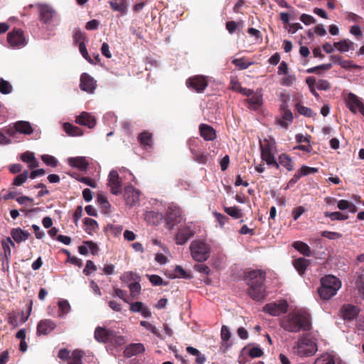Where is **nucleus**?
Returning a JSON list of instances; mask_svg holds the SVG:
<instances>
[{
	"instance_id": "obj_56",
	"label": "nucleus",
	"mask_w": 364,
	"mask_h": 364,
	"mask_svg": "<svg viewBox=\"0 0 364 364\" xmlns=\"http://www.w3.org/2000/svg\"><path fill=\"white\" fill-rule=\"evenodd\" d=\"M79 50L85 59H86L89 63H93V60L89 55L84 42H80L79 43Z\"/></svg>"
},
{
	"instance_id": "obj_14",
	"label": "nucleus",
	"mask_w": 364,
	"mask_h": 364,
	"mask_svg": "<svg viewBox=\"0 0 364 364\" xmlns=\"http://www.w3.org/2000/svg\"><path fill=\"white\" fill-rule=\"evenodd\" d=\"M124 198L127 205L133 206L139 201V192L132 186H128L125 188Z\"/></svg>"
},
{
	"instance_id": "obj_7",
	"label": "nucleus",
	"mask_w": 364,
	"mask_h": 364,
	"mask_svg": "<svg viewBox=\"0 0 364 364\" xmlns=\"http://www.w3.org/2000/svg\"><path fill=\"white\" fill-rule=\"evenodd\" d=\"M288 303L285 300H280L277 302L269 303L263 307V311L272 316H279L287 312Z\"/></svg>"
},
{
	"instance_id": "obj_6",
	"label": "nucleus",
	"mask_w": 364,
	"mask_h": 364,
	"mask_svg": "<svg viewBox=\"0 0 364 364\" xmlns=\"http://www.w3.org/2000/svg\"><path fill=\"white\" fill-rule=\"evenodd\" d=\"M7 42L14 49H21L25 47L28 42L21 29H14L7 35Z\"/></svg>"
},
{
	"instance_id": "obj_43",
	"label": "nucleus",
	"mask_w": 364,
	"mask_h": 364,
	"mask_svg": "<svg viewBox=\"0 0 364 364\" xmlns=\"http://www.w3.org/2000/svg\"><path fill=\"white\" fill-rule=\"evenodd\" d=\"M138 139L141 144L144 146H151L153 142L151 134L146 132L140 134L138 136Z\"/></svg>"
},
{
	"instance_id": "obj_22",
	"label": "nucleus",
	"mask_w": 364,
	"mask_h": 364,
	"mask_svg": "<svg viewBox=\"0 0 364 364\" xmlns=\"http://www.w3.org/2000/svg\"><path fill=\"white\" fill-rule=\"evenodd\" d=\"M249 294L255 301H263L265 298V291L263 285H255V287H250Z\"/></svg>"
},
{
	"instance_id": "obj_30",
	"label": "nucleus",
	"mask_w": 364,
	"mask_h": 364,
	"mask_svg": "<svg viewBox=\"0 0 364 364\" xmlns=\"http://www.w3.org/2000/svg\"><path fill=\"white\" fill-rule=\"evenodd\" d=\"M277 164H279V166H282L289 171L294 168L291 159L286 154H282L279 156Z\"/></svg>"
},
{
	"instance_id": "obj_50",
	"label": "nucleus",
	"mask_w": 364,
	"mask_h": 364,
	"mask_svg": "<svg viewBox=\"0 0 364 364\" xmlns=\"http://www.w3.org/2000/svg\"><path fill=\"white\" fill-rule=\"evenodd\" d=\"M140 325L143 327H144L147 331L151 332L153 334L156 336L157 337H161L160 333L158 331V329L153 326L151 323L146 321H141L140 322Z\"/></svg>"
},
{
	"instance_id": "obj_3",
	"label": "nucleus",
	"mask_w": 364,
	"mask_h": 364,
	"mask_svg": "<svg viewBox=\"0 0 364 364\" xmlns=\"http://www.w3.org/2000/svg\"><path fill=\"white\" fill-rule=\"evenodd\" d=\"M341 287V282L333 275H327L322 278L321 287L318 289L320 297L323 300H328L336 295Z\"/></svg>"
},
{
	"instance_id": "obj_42",
	"label": "nucleus",
	"mask_w": 364,
	"mask_h": 364,
	"mask_svg": "<svg viewBox=\"0 0 364 364\" xmlns=\"http://www.w3.org/2000/svg\"><path fill=\"white\" fill-rule=\"evenodd\" d=\"M181 210L178 208H175L171 210L168 213V220L170 222L173 223H180L181 222Z\"/></svg>"
},
{
	"instance_id": "obj_26",
	"label": "nucleus",
	"mask_w": 364,
	"mask_h": 364,
	"mask_svg": "<svg viewBox=\"0 0 364 364\" xmlns=\"http://www.w3.org/2000/svg\"><path fill=\"white\" fill-rule=\"evenodd\" d=\"M98 251L97 245L92 241L84 242L82 245L79 246L78 252L80 255H87L90 252L95 255Z\"/></svg>"
},
{
	"instance_id": "obj_64",
	"label": "nucleus",
	"mask_w": 364,
	"mask_h": 364,
	"mask_svg": "<svg viewBox=\"0 0 364 364\" xmlns=\"http://www.w3.org/2000/svg\"><path fill=\"white\" fill-rule=\"evenodd\" d=\"M295 81V75L287 73L286 76L282 79V85L284 86H289L291 85Z\"/></svg>"
},
{
	"instance_id": "obj_61",
	"label": "nucleus",
	"mask_w": 364,
	"mask_h": 364,
	"mask_svg": "<svg viewBox=\"0 0 364 364\" xmlns=\"http://www.w3.org/2000/svg\"><path fill=\"white\" fill-rule=\"evenodd\" d=\"M315 86L318 90H327L330 88V83L325 80H315Z\"/></svg>"
},
{
	"instance_id": "obj_38",
	"label": "nucleus",
	"mask_w": 364,
	"mask_h": 364,
	"mask_svg": "<svg viewBox=\"0 0 364 364\" xmlns=\"http://www.w3.org/2000/svg\"><path fill=\"white\" fill-rule=\"evenodd\" d=\"M331 58L333 63L339 65L343 68L350 69L355 67V65L351 61L343 60L338 55H333Z\"/></svg>"
},
{
	"instance_id": "obj_4",
	"label": "nucleus",
	"mask_w": 364,
	"mask_h": 364,
	"mask_svg": "<svg viewBox=\"0 0 364 364\" xmlns=\"http://www.w3.org/2000/svg\"><path fill=\"white\" fill-rule=\"evenodd\" d=\"M294 353L300 357L313 355L318 350L317 345L309 335L299 337L293 347Z\"/></svg>"
},
{
	"instance_id": "obj_34",
	"label": "nucleus",
	"mask_w": 364,
	"mask_h": 364,
	"mask_svg": "<svg viewBox=\"0 0 364 364\" xmlns=\"http://www.w3.org/2000/svg\"><path fill=\"white\" fill-rule=\"evenodd\" d=\"M310 262L309 259L304 257H300L294 260V266L298 272L301 274H304L306 267L309 266Z\"/></svg>"
},
{
	"instance_id": "obj_51",
	"label": "nucleus",
	"mask_w": 364,
	"mask_h": 364,
	"mask_svg": "<svg viewBox=\"0 0 364 364\" xmlns=\"http://www.w3.org/2000/svg\"><path fill=\"white\" fill-rule=\"evenodd\" d=\"M41 159L48 166L55 167L58 165V160L53 156L44 154L41 156Z\"/></svg>"
},
{
	"instance_id": "obj_45",
	"label": "nucleus",
	"mask_w": 364,
	"mask_h": 364,
	"mask_svg": "<svg viewBox=\"0 0 364 364\" xmlns=\"http://www.w3.org/2000/svg\"><path fill=\"white\" fill-rule=\"evenodd\" d=\"M326 217L330 218L332 220H345L348 219V216L340 212H326L324 213Z\"/></svg>"
},
{
	"instance_id": "obj_16",
	"label": "nucleus",
	"mask_w": 364,
	"mask_h": 364,
	"mask_svg": "<svg viewBox=\"0 0 364 364\" xmlns=\"http://www.w3.org/2000/svg\"><path fill=\"white\" fill-rule=\"evenodd\" d=\"M56 327L55 323L50 319L41 320L37 326L38 335H48Z\"/></svg>"
},
{
	"instance_id": "obj_21",
	"label": "nucleus",
	"mask_w": 364,
	"mask_h": 364,
	"mask_svg": "<svg viewBox=\"0 0 364 364\" xmlns=\"http://www.w3.org/2000/svg\"><path fill=\"white\" fill-rule=\"evenodd\" d=\"M130 311L134 313H140L144 318H150L151 313L150 309L141 301H136L130 304Z\"/></svg>"
},
{
	"instance_id": "obj_40",
	"label": "nucleus",
	"mask_w": 364,
	"mask_h": 364,
	"mask_svg": "<svg viewBox=\"0 0 364 364\" xmlns=\"http://www.w3.org/2000/svg\"><path fill=\"white\" fill-rule=\"evenodd\" d=\"M58 308L60 311L59 314L60 317H64L70 311V305L67 300L60 299L58 302Z\"/></svg>"
},
{
	"instance_id": "obj_27",
	"label": "nucleus",
	"mask_w": 364,
	"mask_h": 364,
	"mask_svg": "<svg viewBox=\"0 0 364 364\" xmlns=\"http://www.w3.org/2000/svg\"><path fill=\"white\" fill-rule=\"evenodd\" d=\"M199 129L200 135L205 140L212 141L215 139V131L210 126L203 124L200 125Z\"/></svg>"
},
{
	"instance_id": "obj_52",
	"label": "nucleus",
	"mask_w": 364,
	"mask_h": 364,
	"mask_svg": "<svg viewBox=\"0 0 364 364\" xmlns=\"http://www.w3.org/2000/svg\"><path fill=\"white\" fill-rule=\"evenodd\" d=\"M129 288L132 296H135L138 295L141 291V285L139 284V281L131 282L130 284H129Z\"/></svg>"
},
{
	"instance_id": "obj_25",
	"label": "nucleus",
	"mask_w": 364,
	"mask_h": 364,
	"mask_svg": "<svg viewBox=\"0 0 364 364\" xmlns=\"http://www.w3.org/2000/svg\"><path fill=\"white\" fill-rule=\"evenodd\" d=\"M21 159L28 164L29 168H34L39 166V161L35 157L34 153L26 151L21 155Z\"/></svg>"
},
{
	"instance_id": "obj_29",
	"label": "nucleus",
	"mask_w": 364,
	"mask_h": 364,
	"mask_svg": "<svg viewBox=\"0 0 364 364\" xmlns=\"http://www.w3.org/2000/svg\"><path fill=\"white\" fill-rule=\"evenodd\" d=\"M14 128L18 132L24 134H31L33 132L31 124L26 121H18L16 122Z\"/></svg>"
},
{
	"instance_id": "obj_24",
	"label": "nucleus",
	"mask_w": 364,
	"mask_h": 364,
	"mask_svg": "<svg viewBox=\"0 0 364 364\" xmlns=\"http://www.w3.org/2000/svg\"><path fill=\"white\" fill-rule=\"evenodd\" d=\"M248 107L251 109H257L262 104V94L257 90L248 99Z\"/></svg>"
},
{
	"instance_id": "obj_54",
	"label": "nucleus",
	"mask_w": 364,
	"mask_h": 364,
	"mask_svg": "<svg viewBox=\"0 0 364 364\" xmlns=\"http://www.w3.org/2000/svg\"><path fill=\"white\" fill-rule=\"evenodd\" d=\"M174 272H175L174 277L183 278V279L191 278V275L188 273H187L180 266H176Z\"/></svg>"
},
{
	"instance_id": "obj_32",
	"label": "nucleus",
	"mask_w": 364,
	"mask_h": 364,
	"mask_svg": "<svg viewBox=\"0 0 364 364\" xmlns=\"http://www.w3.org/2000/svg\"><path fill=\"white\" fill-rule=\"evenodd\" d=\"M128 339L126 336L118 335L115 331H112V336L109 339V343L114 346H121L127 342Z\"/></svg>"
},
{
	"instance_id": "obj_63",
	"label": "nucleus",
	"mask_w": 364,
	"mask_h": 364,
	"mask_svg": "<svg viewBox=\"0 0 364 364\" xmlns=\"http://www.w3.org/2000/svg\"><path fill=\"white\" fill-rule=\"evenodd\" d=\"M263 351L259 347H252L249 350V355L251 358H259L262 355Z\"/></svg>"
},
{
	"instance_id": "obj_5",
	"label": "nucleus",
	"mask_w": 364,
	"mask_h": 364,
	"mask_svg": "<svg viewBox=\"0 0 364 364\" xmlns=\"http://www.w3.org/2000/svg\"><path fill=\"white\" fill-rule=\"evenodd\" d=\"M260 149L262 159L267 165L278 168L279 164H277L274 156L277 151L275 141L272 138L265 139L263 141H260Z\"/></svg>"
},
{
	"instance_id": "obj_10",
	"label": "nucleus",
	"mask_w": 364,
	"mask_h": 364,
	"mask_svg": "<svg viewBox=\"0 0 364 364\" xmlns=\"http://www.w3.org/2000/svg\"><path fill=\"white\" fill-rule=\"evenodd\" d=\"M348 109L353 113L359 112L364 117V105L354 94L349 93L346 99Z\"/></svg>"
},
{
	"instance_id": "obj_62",
	"label": "nucleus",
	"mask_w": 364,
	"mask_h": 364,
	"mask_svg": "<svg viewBox=\"0 0 364 364\" xmlns=\"http://www.w3.org/2000/svg\"><path fill=\"white\" fill-rule=\"evenodd\" d=\"M297 111L299 114L304 115L306 117H311L313 115L312 110L306 107H304L301 105H297Z\"/></svg>"
},
{
	"instance_id": "obj_59",
	"label": "nucleus",
	"mask_w": 364,
	"mask_h": 364,
	"mask_svg": "<svg viewBox=\"0 0 364 364\" xmlns=\"http://www.w3.org/2000/svg\"><path fill=\"white\" fill-rule=\"evenodd\" d=\"M321 235L324 237H326L329 240H338L341 237V234L336 232H331V231H323L321 232Z\"/></svg>"
},
{
	"instance_id": "obj_1",
	"label": "nucleus",
	"mask_w": 364,
	"mask_h": 364,
	"mask_svg": "<svg viewBox=\"0 0 364 364\" xmlns=\"http://www.w3.org/2000/svg\"><path fill=\"white\" fill-rule=\"evenodd\" d=\"M281 326L284 330L293 333L309 331L311 326L309 314L303 309H295L283 318Z\"/></svg>"
},
{
	"instance_id": "obj_44",
	"label": "nucleus",
	"mask_w": 364,
	"mask_h": 364,
	"mask_svg": "<svg viewBox=\"0 0 364 364\" xmlns=\"http://www.w3.org/2000/svg\"><path fill=\"white\" fill-rule=\"evenodd\" d=\"M13 87L10 82L4 80L0 79V92L4 95H8L12 92Z\"/></svg>"
},
{
	"instance_id": "obj_2",
	"label": "nucleus",
	"mask_w": 364,
	"mask_h": 364,
	"mask_svg": "<svg viewBox=\"0 0 364 364\" xmlns=\"http://www.w3.org/2000/svg\"><path fill=\"white\" fill-rule=\"evenodd\" d=\"M191 257L198 262L208 259L211 254V246L204 239H196L189 245Z\"/></svg>"
},
{
	"instance_id": "obj_35",
	"label": "nucleus",
	"mask_w": 364,
	"mask_h": 364,
	"mask_svg": "<svg viewBox=\"0 0 364 364\" xmlns=\"http://www.w3.org/2000/svg\"><path fill=\"white\" fill-rule=\"evenodd\" d=\"M293 247L298 250L300 253L303 254L306 257H309L311 254V251L309 245L303 242L296 241L292 245Z\"/></svg>"
},
{
	"instance_id": "obj_23",
	"label": "nucleus",
	"mask_w": 364,
	"mask_h": 364,
	"mask_svg": "<svg viewBox=\"0 0 364 364\" xmlns=\"http://www.w3.org/2000/svg\"><path fill=\"white\" fill-rule=\"evenodd\" d=\"M358 312L359 309L358 307L351 304L344 305L341 308V314L344 319H353L358 315Z\"/></svg>"
},
{
	"instance_id": "obj_31",
	"label": "nucleus",
	"mask_w": 364,
	"mask_h": 364,
	"mask_svg": "<svg viewBox=\"0 0 364 364\" xmlns=\"http://www.w3.org/2000/svg\"><path fill=\"white\" fill-rule=\"evenodd\" d=\"M63 126L64 131L70 136H79L83 134V132L79 127L73 126L69 122L63 123Z\"/></svg>"
},
{
	"instance_id": "obj_57",
	"label": "nucleus",
	"mask_w": 364,
	"mask_h": 364,
	"mask_svg": "<svg viewBox=\"0 0 364 364\" xmlns=\"http://www.w3.org/2000/svg\"><path fill=\"white\" fill-rule=\"evenodd\" d=\"M299 171L300 172V175L302 176H307L311 173H314L318 171L317 168L314 167H309L306 166H302L299 169Z\"/></svg>"
},
{
	"instance_id": "obj_28",
	"label": "nucleus",
	"mask_w": 364,
	"mask_h": 364,
	"mask_svg": "<svg viewBox=\"0 0 364 364\" xmlns=\"http://www.w3.org/2000/svg\"><path fill=\"white\" fill-rule=\"evenodd\" d=\"M11 235L14 240L18 243L26 241L29 236L27 231L21 230L20 228H14L11 232Z\"/></svg>"
},
{
	"instance_id": "obj_20",
	"label": "nucleus",
	"mask_w": 364,
	"mask_h": 364,
	"mask_svg": "<svg viewBox=\"0 0 364 364\" xmlns=\"http://www.w3.org/2000/svg\"><path fill=\"white\" fill-rule=\"evenodd\" d=\"M112 331L113 330L98 326L95 331V338L99 342L109 343V339L112 336Z\"/></svg>"
},
{
	"instance_id": "obj_9",
	"label": "nucleus",
	"mask_w": 364,
	"mask_h": 364,
	"mask_svg": "<svg viewBox=\"0 0 364 364\" xmlns=\"http://www.w3.org/2000/svg\"><path fill=\"white\" fill-rule=\"evenodd\" d=\"M196 232L191 225H186L181 227L176 235V243L179 245H184Z\"/></svg>"
},
{
	"instance_id": "obj_41",
	"label": "nucleus",
	"mask_w": 364,
	"mask_h": 364,
	"mask_svg": "<svg viewBox=\"0 0 364 364\" xmlns=\"http://www.w3.org/2000/svg\"><path fill=\"white\" fill-rule=\"evenodd\" d=\"M121 280L127 284L139 281V277L134 272H124L120 277Z\"/></svg>"
},
{
	"instance_id": "obj_55",
	"label": "nucleus",
	"mask_w": 364,
	"mask_h": 364,
	"mask_svg": "<svg viewBox=\"0 0 364 364\" xmlns=\"http://www.w3.org/2000/svg\"><path fill=\"white\" fill-rule=\"evenodd\" d=\"M16 200L21 205L25 207L32 205L33 199L28 196H20L16 198Z\"/></svg>"
},
{
	"instance_id": "obj_17",
	"label": "nucleus",
	"mask_w": 364,
	"mask_h": 364,
	"mask_svg": "<svg viewBox=\"0 0 364 364\" xmlns=\"http://www.w3.org/2000/svg\"><path fill=\"white\" fill-rule=\"evenodd\" d=\"M68 164L82 171H86L89 166V162L85 156L70 157L68 159Z\"/></svg>"
},
{
	"instance_id": "obj_47",
	"label": "nucleus",
	"mask_w": 364,
	"mask_h": 364,
	"mask_svg": "<svg viewBox=\"0 0 364 364\" xmlns=\"http://www.w3.org/2000/svg\"><path fill=\"white\" fill-rule=\"evenodd\" d=\"M84 223L87 226L86 232L89 234H91L92 231H95L98 228L97 221L92 218H85Z\"/></svg>"
},
{
	"instance_id": "obj_46",
	"label": "nucleus",
	"mask_w": 364,
	"mask_h": 364,
	"mask_svg": "<svg viewBox=\"0 0 364 364\" xmlns=\"http://www.w3.org/2000/svg\"><path fill=\"white\" fill-rule=\"evenodd\" d=\"M28 177V171H25L22 173H21L15 177L13 184L16 186H21L27 181Z\"/></svg>"
},
{
	"instance_id": "obj_48",
	"label": "nucleus",
	"mask_w": 364,
	"mask_h": 364,
	"mask_svg": "<svg viewBox=\"0 0 364 364\" xmlns=\"http://www.w3.org/2000/svg\"><path fill=\"white\" fill-rule=\"evenodd\" d=\"M192 154L194 156V160L199 164H205L208 161V156L204 152H197L192 151Z\"/></svg>"
},
{
	"instance_id": "obj_60",
	"label": "nucleus",
	"mask_w": 364,
	"mask_h": 364,
	"mask_svg": "<svg viewBox=\"0 0 364 364\" xmlns=\"http://www.w3.org/2000/svg\"><path fill=\"white\" fill-rule=\"evenodd\" d=\"M97 270V267L94 264V262L91 260H87L86 262V265L85 269H83V272L86 275L90 274L92 272Z\"/></svg>"
},
{
	"instance_id": "obj_39",
	"label": "nucleus",
	"mask_w": 364,
	"mask_h": 364,
	"mask_svg": "<svg viewBox=\"0 0 364 364\" xmlns=\"http://www.w3.org/2000/svg\"><path fill=\"white\" fill-rule=\"evenodd\" d=\"M83 355L84 353L81 350H73L71 352L70 357H69L68 364H82V358Z\"/></svg>"
},
{
	"instance_id": "obj_8",
	"label": "nucleus",
	"mask_w": 364,
	"mask_h": 364,
	"mask_svg": "<svg viewBox=\"0 0 364 364\" xmlns=\"http://www.w3.org/2000/svg\"><path fill=\"white\" fill-rule=\"evenodd\" d=\"M187 86L197 92H202L208 86V80L203 75H196L189 78L186 82Z\"/></svg>"
},
{
	"instance_id": "obj_15",
	"label": "nucleus",
	"mask_w": 364,
	"mask_h": 364,
	"mask_svg": "<svg viewBox=\"0 0 364 364\" xmlns=\"http://www.w3.org/2000/svg\"><path fill=\"white\" fill-rule=\"evenodd\" d=\"M80 87L83 91L93 93L96 88V82L89 75L83 73L80 77Z\"/></svg>"
},
{
	"instance_id": "obj_33",
	"label": "nucleus",
	"mask_w": 364,
	"mask_h": 364,
	"mask_svg": "<svg viewBox=\"0 0 364 364\" xmlns=\"http://www.w3.org/2000/svg\"><path fill=\"white\" fill-rule=\"evenodd\" d=\"M353 43L348 40H341L334 43V46L337 50L341 53H346L352 49Z\"/></svg>"
},
{
	"instance_id": "obj_18",
	"label": "nucleus",
	"mask_w": 364,
	"mask_h": 364,
	"mask_svg": "<svg viewBox=\"0 0 364 364\" xmlns=\"http://www.w3.org/2000/svg\"><path fill=\"white\" fill-rule=\"evenodd\" d=\"M145 350L144 346L141 343L127 345L124 350V355L127 358H131L143 353Z\"/></svg>"
},
{
	"instance_id": "obj_11",
	"label": "nucleus",
	"mask_w": 364,
	"mask_h": 364,
	"mask_svg": "<svg viewBox=\"0 0 364 364\" xmlns=\"http://www.w3.org/2000/svg\"><path fill=\"white\" fill-rule=\"evenodd\" d=\"M108 186L114 195L121 193L122 181L119 180V173L115 170H112L108 176Z\"/></svg>"
},
{
	"instance_id": "obj_37",
	"label": "nucleus",
	"mask_w": 364,
	"mask_h": 364,
	"mask_svg": "<svg viewBox=\"0 0 364 364\" xmlns=\"http://www.w3.org/2000/svg\"><path fill=\"white\" fill-rule=\"evenodd\" d=\"M314 364H335L334 356L328 353H323L316 358Z\"/></svg>"
},
{
	"instance_id": "obj_13",
	"label": "nucleus",
	"mask_w": 364,
	"mask_h": 364,
	"mask_svg": "<svg viewBox=\"0 0 364 364\" xmlns=\"http://www.w3.org/2000/svg\"><path fill=\"white\" fill-rule=\"evenodd\" d=\"M40 19L46 24H50L52 22L55 14L54 9L47 4H39Z\"/></svg>"
},
{
	"instance_id": "obj_12",
	"label": "nucleus",
	"mask_w": 364,
	"mask_h": 364,
	"mask_svg": "<svg viewBox=\"0 0 364 364\" xmlns=\"http://www.w3.org/2000/svg\"><path fill=\"white\" fill-rule=\"evenodd\" d=\"M264 278V274L261 270H253L247 274L245 281L250 288L255 285L262 284Z\"/></svg>"
},
{
	"instance_id": "obj_58",
	"label": "nucleus",
	"mask_w": 364,
	"mask_h": 364,
	"mask_svg": "<svg viewBox=\"0 0 364 364\" xmlns=\"http://www.w3.org/2000/svg\"><path fill=\"white\" fill-rule=\"evenodd\" d=\"M213 215L215 216L216 220L218 222L220 228H223L225 224L229 220V218L226 215H224L218 212H214Z\"/></svg>"
},
{
	"instance_id": "obj_19",
	"label": "nucleus",
	"mask_w": 364,
	"mask_h": 364,
	"mask_svg": "<svg viewBox=\"0 0 364 364\" xmlns=\"http://www.w3.org/2000/svg\"><path fill=\"white\" fill-rule=\"evenodd\" d=\"M75 121L77 124L90 129L93 128L96 124L95 119L90 113L85 112H82Z\"/></svg>"
},
{
	"instance_id": "obj_53",
	"label": "nucleus",
	"mask_w": 364,
	"mask_h": 364,
	"mask_svg": "<svg viewBox=\"0 0 364 364\" xmlns=\"http://www.w3.org/2000/svg\"><path fill=\"white\" fill-rule=\"evenodd\" d=\"M225 212L228 215H230L231 217H232V218H234L235 219H238L241 216V214L240 213V210L236 206L225 208Z\"/></svg>"
},
{
	"instance_id": "obj_36",
	"label": "nucleus",
	"mask_w": 364,
	"mask_h": 364,
	"mask_svg": "<svg viewBox=\"0 0 364 364\" xmlns=\"http://www.w3.org/2000/svg\"><path fill=\"white\" fill-rule=\"evenodd\" d=\"M109 4L114 11L119 12L122 16L127 14V6L125 0H122L120 4H118L117 1H111Z\"/></svg>"
},
{
	"instance_id": "obj_49",
	"label": "nucleus",
	"mask_w": 364,
	"mask_h": 364,
	"mask_svg": "<svg viewBox=\"0 0 364 364\" xmlns=\"http://www.w3.org/2000/svg\"><path fill=\"white\" fill-rule=\"evenodd\" d=\"M2 246L4 250V252L6 256L11 255V247H15L14 242L12 241V240L8 237L6 240L2 241Z\"/></svg>"
}]
</instances>
